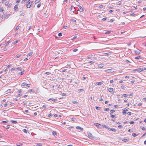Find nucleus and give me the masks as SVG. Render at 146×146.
Returning <instances> with one entry per match:
<instances>
[{"mask_svg": "<svg viewBox=\"0 0 146 146\" xmlns=\"http://www.w3.org/2000/svg\"><path fill=\"white\" fill-rule=\"evenodd\" d=\"M135 70L138 71V72H141L143 71V69L140 68L136 69Z\"/></svg>", "mask_w": 146, "mask_h": 146, "instance_id": "nucleus-7", "label": "nucleus"}, {"mask_svg": "<svg viewBox=\"0 0 146 146\" xmlns=\"http://www.w3.org/2000/svg\"><path fill=\"white\" fill-rule=\"evenodd\" d=\"M18 42V40H17L16 41H15L13 42L12 43V45H15L16 43Z\"/></svg>", "mask_w": 146, "mask_h": 146, "instance_id": "nucleus-17", "label": "nucleus"}, {"mask_svg": "<svg viewBox=\"0 0 146 146\" xmlns=\"http://www.w3.org/2000/svg\"><path fill=\"white\" fill-rule=\"evenodd\" d=\"M16 2L17 3H19L20 2V0H16Z\"/></svg>", "mask_w": 146, "mask_h": 146, "instance_id": "nucleus-59", "label": "nucleus"}, {"mask_svg": "<svg viewBox=\"0 0 146 146\" xmlns=\"http://www.w3.org/2000/svg\"><path fill=\"white\" fill-rule=\"evenodd\" d=\"M108 90L109 92H111L113 90V89L112 88H110L108 89Z\"/></svg>", "mask_w": 146, "mask_h": 146, "instance_id": "nucleus-10", "label": "nucleus"}, {"mask_svg": "<svg viewBox=\"0 0 146 146\" xmlns=\"http://www.w3.org/2000/svg\"><path fill=\"white\" fill-rule=\"evenodd\" d=\"M84 90L83 89H78V91L79 92H83Z\"/></svg>", "mask_w": 146, "mask_h": 146, "instance_id": "nucleus-40", "label": "nucleus"}, {"mask_svg": "<svg viewBox=\"0 0 146 146\" xmlns=\"http://www.w3.org/2000/svg\"><path fill=\"white\" fill-rule=\"evenodd\" d=\"M103 7V6L102 5H100L99 6V8H100V9H102V8Z\"/></svg>", "mask_w": 146, "mask_h": 146, "instance_id": "nucleus-31", "label": "nucleus"}, {"mask_svg": "<svg viewBox=\"0 0 146 146\" xmlns=\"http://www.w3.org/2000/svg\"><path fill=\"white\" fill-rule=\"evenodd\" d=\"M94 62H94V61H89L88 62V64L91 63V64H93Z\"/></svg>", "mask_w": 146, "mask_h": 146, "instance_id": "nucleus-25", "label": "nucleus"}, {"mask_svg": "<svg viewBox=\"0 0 146 146\" xmlns=\"http://www.w3.org/2000/svg\"><path fill=\"white\" fill-rule=\"evenodd\" d=\"M9 42H7L6 43H5V44H4V45L5 46H7L8 44H9Z\"/></svg>", "mask_w": 146, "mask_h": 146, "instance_id": "nucleus-32", "label": "nucleus"}, {"mask_svg": "<svg viewBox=\"0 0 146 146\" xmlns=\"http://www.w3.org/2000/svg\"><path fill=\"white\" fill-rule=\"evenodd\" d=\"M113 10H111L109 11V12L111 13L113 12Z\"/></svg>", "mask_w": 146, "mask_h": 146, "instance_id": "nucleus-60", "label": "nucleus"}, {"mask_svg": "<svg viewBox=\"0 0 146 146\" xmlns=\"http://www.w3.org/2000/svg\"><path fill=\"white\" fill-rule=\"evenodd\" d=\"M66 69H64L62 70V71H61L60 72H65L66 70Z\"/></svg>", "mask_w": 146, "mask_h": 146, "instance_id": "nucleus-55", "label": "nucleus"}, {"mask_svg": "<svg viewBox=\"0 0 146 146\" xmlns=\"http://www.w3.org/2000/svg\"><path fill=\"white\" fill-rule=\"evenodd\" d=\"M107 7L109 9H112L113 8V7H111V6H109L108 5L107 6Z\"/></svg>", "mask_w": 146, "mask_h": 146, "instance_id": "nucleus-46", "label": "nucleus"}, {"mask_svg": "<svg viewBox=\"0 0 146 146\" xmlns=\"http://www.w3.org/2000/svg\"><path fill=\"white\" fill-rule=\"evenodd\" d=\"M111 31H107L106 32L105 34H109L110 33V32H111Z\"/></svg>", "mask_w": 146, "mask_h": 146, "instance_id": "nucleus-27", "label": "nucleus"}, {"mask_svg": "<svg viewBox=\"0 0 146 146\" xmlns=\"http://www.w3.org/2000/svg\"><path fill=\"white\" fill-rule=\"evenodd\" d=\"M42 144L41 143H38L37 144V145L36 146H42Z\"/></svg>", "mask_w": 146, "mask_h": 146, "instance_id": "nucleus-30", "label": "nucleus"}, {"mask_svg": "<svg viewBox=\"0 0 146 146\" xmlns=\"http://www.w3.org/2000/svg\"><path fill=\"white\" fill-rule=\"evenodd\" d=\"M72 102L73 104H77L78 103V102H77L74 101H73Z\"/></svg>", "mask_w": 146, "mask_h": 146, "instance_id": "nucleus-29", "label": "nucleus"}, {"mask_svg": "<svg viewBox=\"0 0 146 146\" xmlns=\"http://www.w3.org/2000/svg\"><path fill=\"white\" fill-rule=\"evenodd\" d=\"M8 122V120H7L6 121H2L1 122L2 123H7V122Z\"/></svg>", "mask_w": 146, "mask_h": 146, "instance_id": "nucleus-41", "label": "nucleus"}, {"mask_svg": "<svg viewBox=\"0 0 146 146\" xmlns=\"http://www.w3.org/2000/svg\"><path fill=\"white\" fill-rule=\"evenodd\" d=\"M110 114L111 115L110 116H111V117L112 118H114V117H115V115H111V113H110Z\"/></svg>", "mask_w": 146, "mask_h": 146, "instance_id": "nucleus-35", "label": "nucleus"}, {"mask_svg": "<svg viewBox=\"0 0 146 146\" xmlns=\"http://www.w3.org/2000/svg\"><path fill=\"white\" fill-rule=\"evenodd\" d=\"M121 88L122 89H123V88H125V86H121Z\"/></svg>", "mask_w": 146, "mask_h": 146, "instance_id": "nucleus-56", "label": "nucleus"}, {"mask_svg": "<svg viewBox=\"0 0 146 146\" xmlns=\"http://www.w3.org/2000/svg\"><path fill=\"white\" fill-rule=\"evenodd\" d=\"M46 107V106L45 105H43L42 106V108H45Z\"/></svg>", "mask_w": 146, "mask_h": 146, "instance_id": "nucleus-53", "label": "nucleus"}, {"mask_svg": "<svg viewBox=\"0 0 146 146\" xmlns=\"http://www.w3.org/2000/svg\"><path fill=\"white\" fill-rule=\"evenodd\" d=\"M57 116V114H54V117H56Z\"/></svg>", "mask_w": 146, "mask_h": 146, "instance_id": "nucleus-62", "label": "nucleus"}, {"mask_svg": "<svg viewBox=\"0 0 146 146\" xmlns=\"http://www.w3.org/2000/svg\"><path fill=\"white\" fill-rule=\"evenodd\" d=\"M16 145L17 146H21L22 145V144H16Z\"/></svg>", "mask_w": 146, "mask_h": 146, "instance_id": "nucleus-54", "label": "nucleus"}, {"mask_svg": "<svg viewBox=\"0 0 146 146\" xmlns=\"http://www.w3.org/2000/svg\"><path fill=\"white\" fill-rule=\"evenodd\" d=\"M26 1V0H22L21 1V3H23Z\"/></svg>", "mask_w": 146, "mask_h": 146, "instance_id": "nucleus-47", "label": "nucleus"}, {"mask_svg": "<svg viewBox=\"0 0 146 146\" xmlns=\"http://www.w3.org/2000/svg\"><path fill=\"white\" fill-rule=\"evenodd\" d=\"M24 74V72L23 71H21L19 72V74L22 75Z\"/></svg>", "mask_w": 146, "mask_h": 146, "instance_id": "nucleus-38", "label": "nucleus"}, {"mask_svg": "<svg viewBox=\"0 0 146 146\" xmlns=\"http://www.w3.org/2000/svg\"><path fill=\"white\" fill-rule=\"evenodd\" d=\"M132 135H133V137H136L138 135L136 133H133L132 134Z\"/></svg>", "mask_w": 146, "mask_h": 146, "instance_id": "nucleus-23", "label": "nucleus"}, {"mask_svg": "<svg viewBox=\"0 0 146 146\" xmlns=\"http://www.w3.org/2000/svg\"><path fill=\"white\" fill-rule=\"evenodd\" d=\"M77 50H78V49L77 48H76V49H74V50H73V51L75 52L77 51Z\"/></svg>", "mask_w": 146, "mask_h": 146, "instance_id": "nucleus-52", "label": "nucleus"}, {"mask_svg": "<svg viewBox=\"0 0 146 146\" xmlns=\"http://www.w3.org/2000/svg\"><path fill=\"white\" fill-rule=\"evenodd\" d=\"M17 69L18 70H21L22 68L21 67H18L17 68Z\"/></svg>", "mask_w": 146, "mask_h": 146, "instance_id": "nucleus-24", "label": "nucleus"}, {"mask_svg": "<svg viewBox=\"0 0 146 146\" xmlns=\"http://www.w3.org/2000/svg\"><path fill=\"white\" fill-rule=\"evenodd\" d=\"M62 33H60L58 34V36H62Z\"/></svg>", "mask_w": 146, "mask_h": 146, "instance_id": "nucleus-42", "label": "nucleus"}, {"mask_svg": "<svg viewBox=\"0 0 146 146\" xmlns=\"http://www.w3.org/2000/svg\"><path fill=\"white\" fill-rule=\"evenodd\" d=\"M110 111V112H111V113H113V112H114L115 111L114 110H111Z\"/></svg>", "mask_w": 146, "mask_h": 146, "instance_id": "nucleus-48", "label": "nucleus"}, {"mask_svg": "<svg viewBox=\"0 0 146 146\" xmlns=\"http://www.w3.org/2000/svg\"><path fill=\"white\" fill-rule=\"evenodd\" d=\"M140 58V56H138L135 57V58L137 59H139V58Z\"/></svg>", "mask_w": 146, "mask_h": 146, "instance_id": "nucleus-34", "label": "nucleus"}, {"mask_svg": "<svg viewBox=\"0 0 146 146\" xmlns=\"http://www.w3.org/2000/svg\"><path fill=\"white\" fill-rule=\"evenodd\" d=\"M51 74V73L50 72H46L45 73V74H47V75H48V74Z\"/></svg>", "mask_w": 146, "mask_h": 146, "instance_id": "nucleus-44", "label": "nucleus"}, {"mask_svg": "<svg viewBox=\"0 0 146 146\" xmlns=\"http://www.w3.org/2000/svg\"><path fill=\"white\" fill-rule=\"evenodd\" d=\"M22 131L24 133H27V130L26 129H23V130Z\"/></svg>", "mask_w": 146, "mask_h": 146, "instance_id": "nucleus-19", "label": "nucleus"}, {"mask_svg": "<svg viewBox=\"0 0 146 146\" xmlns=\"http://www.w3.org/2000/svg\"><path fill=\"white\" fill-rule=\"evenodd\" d=\"M122 110L123 111L122 113L123 115H125L126 113V111H125L123 109H122Z\"/></svg>", "mask_w": 146, "mask_h": 146, "instance_id": "nucleus-20", "label": "nucleus"}, {"mask_svg": "<svg viewBox=\"0 0 146 146\" xmlns=\"http://www.w3.org/2000/svg\"><path fill=\"white\" fill-rule=\"evenodd\" d=\"M21 24H19L16 28L15 30L16 31L17 30L19 29V27H21Z\"/></svg>", "mask_w": 146, "mask_h": 146, "instance_id": "nucleus-18", "label": "nucleus"}, {"mask_svg": "<svg viewBox=\"0 0 146 146\" xmlns=\"http://www.w3.org/2000/svg\"><path fill=\"white\" fill-rule=\"evenodd\" d=\"M52 134L54 136H56L57 135L56 132L55 131H53L52 132Z\"/></svg>", "mask_w": 146, "mask_h": 146, "instance_id": "nucleus-16", "label": "nucleus"}, {"mask_svg": "<svg viewBox=\"0 0 146 146\" xmlns=\"http://www.w3.org/2000/svg\"><path fill=\"white\" fill-rule=\"evenodd\" d=\"M71 120L73 121H75L76 120V119L75 118H71Z\"/></svg>", "mask_w": 146, "mask_h": 146, "instance_id": "nucleus-37", "label": "nucleus"}, {"mask_svg": "<svg viewBox=\"0 0 146 146\" xmlns=\"http://www.w3.org/2000/svg\"><path fill=\"white\" fill-rule=\"evenodd\" d=\"M52 100V101L54 102H55L57 101V100L56 99H53V98H50L48 100Z\"/></svg>", "mask_w": 146, "mask_h": 146, "instance_id": "nucleus-13", "label": "nucleus"}, {"mask_svg": "<svg viewBox=\"0 0 146 146\" xmlns=\"http://www.w3.org/2000/svg\"><path fill=\"white\" fill-rule=\"evenodd\" d=\"M9 2H7H7H6L5 3V5H6V6H8V4H9Z\"/></svg>", "mask_w": 146, "mask_h": 146, "instance_id": "nucleus-33", "label": "nucleus"}, {"mask_svg": "<svg viewBox=\"0 0 146 146\" xmlns=\"http://www.w3.org/2000/svg\"><path fill=\"white\" fill-rule=\"evenodd\" d=\"M127 114L129 115H131V113L130 112H128L127 113Z\"/></svg>", "mask_w": 146, "mask_h": 146, "instance_id": "nucleus-58", "label": "nucleus"}, {"mask_svg": "<svg viewBox=\"0 0 146 146\" xmlns=\"http://www.w3.org/2000/svg\"><path fill=\"white\" fill-rule=\"evenodd\" d=\"M15 68H11V70H15Z\"/></svg>", "mask_w": 146, "mask_h": 146, "instance_id": "nucleus-63", "label": "nucleus"}, {"mask_svg": "<svg viewBox=\"0 0 146 146\" xmlns=\"http://www.w3.org/2000/svg\"><path fill=\"white\" fill-rule=\"evenodd\" d=\"M135 53L137 54H139L140 53V51L139 50H136L135 51Z\"/></svg>", "mask_w": 146, "mask_h": 146, "instance_id": "nucleus-6", "label": "nucleus"}, {"mask_svg": "<svg viewBox=\"0 0 146 146\" xmlns=\"http://www.w3.org/2000/svg\"><path fill=\"white\" fill-rule=\"evenodd\" d=\"M32 4V2H30L27 5L26 7L27 8H29L31 7V5Z\"/></svg>", "mask_w": 146, "mask_h": 146, "instance_id": "nucleus-3", "label": "nucleus"}, {"mask_svg": "<svg viewBox=\"0 0 146 146\" xmlns=\"http://www.w3.org/2000/svg\"><path fill=\"white\" fill-rule=\"evenodd\" d=\"M18 5H15L14 7V9L15 10H16L17 11H18Z\"/></svg>", "mask_w": 146, "mask_h": 146, "instance_id": "nucleus-12", "label": "nucleus"}, {"mask_svg": "<svg viewBox=\"0 0 146 146\" xmlns=\"http://www.w3.org/2000/svg\"><path fill=\"white\" fill-rule=\"evenodd\" d=\"M88 136L89 137L90 139H96V137H95L93 136L92 135L91 133L90 132H88Z\"/></svg>", "mask_w": 146, "mask_h": 146, "instance_id": "nucleus-1", "label": "nucleus"}, {"mask_svg": "<svg viewBox=\"0 0 146 146\" xmlns=\"http://www.w3.org/2000/svg\"><path fill=\"white\" fill-rule=\"evenodd\" d=\"M121 4V1H119L117 3V5H120Z\"/></svg>", "mask_w": 146, "mask_h": 146, "instance_id": "nucleus-22", "label": "nucleus"}, {"mask_svg": "<svg viewBox=\"0 0 146 146\" xmlns=\"http://www.w3.org/2000/svg\"><path fill=\"white\" fill-rule=\"evenodd\" d=\"M22 91V90H21V89H20L18 91V92L19 93H21Z\"/></svg>", "mask_w": 146, "mask_h": 146, "instance_id": "nucleus-50", "label": "nucleus"}, {"mask_svg": "<svg viewBox=\"0 0 146 146\" xmlns=\"http://www.w3.org/2000/svg\"><path fill=\"white\" fill-rule=\"evenodd\" d=\"M108 129L110 131H111L114 132L116 131L115 129L114 128H108Z\"/></svg>", "mask_w": 146, "mask_h": 146, "instance_id": "nucleus-11", "label": "nucleus"}, {"mask_svg": "<svg viewBox=\"0 0 146 146\" xmlns=\"http://www.w3.org/2000/svg\"><path fill=\"white\" fill-rule=\"evenodd\" d=\"M122 95L124 97H126L127 96V95L126 94H122Z\"/></svg>", "mask_w": 146, "mask_h": 146, "instance_id": "nucleus-26", "label": "nucleus"}, {"mask_svg": "<svg viewBox=\"0 0 146 146\" xmlns=\"http://www.w3.org/2000/svg\"><path fill=\"white\" fill-rule=\"evenodd\" d=\"M104 71L106 72L109 73H112L114 72L113 71V69H108Z\"/></svg>", "mask_w": 146, "mask_h": 146, "instance_id": "nucleus-2", "label": "nucleus"}, {"mask_svg": "<svg viewBox=\"0 0 146 146\" xmlns=\"http://www.w3.org/2000/svg\"><path fill=\"white\" fill-rule=\"evenodd\" d=\"M31 85L30 84H27L25 82H23L21 84V86H27L28 87H29Z\"/></svg>", "mask_w": 146, "mask_h": 146, "instance_id": "nucleus-4", "label": "nucleus"}, {"mask_svg": "<svg viewBox=\"0 0 146 146\" xmlns=\"http://www.w3.org/2000/svg\"><path fill=\"white\" fill-rule=\"evenodd\" d=\"M21 56V55H17L16 56V57L17 58H19L20 56Z\"/></svg>", "mask_w": 146, "mask_h": 146, "instance_id": "nucleus-61", "label": "nucleus"}, {"mask_svg": "<svg viewBox=\"0 0 146 146\" xmlns=\"http://www.w3.org/2000/svg\"><path fill=\"white\" fill-rule=\"evenodd\" d=\"M9 127H10V125H8L6 126V128L7 129H8L9 128Z\"/></svg>", "mask_w": 146, "mask_h": 146, "instance_id": "nucleus-49", "label": "nucleus"}, {"mask_svg": "<svg viewBox=\"0 0 146 146\" xmlns=\"http://www.w3.org/2000/svg\"><path fill=\"white\" fill-rule=\"evenodd\" d=\"M109 110V108H105V109H104V111H108Z\"/></svg>", "mask_w": 146, "mask_h": 146, "instance_id": "nucleus-45", "label": "nucleus"}, {"mask_svg": "<svg viewBox=\"0 0 146 146\" xmlns=\"http://www.w3.org/2000/svg\"><path fill=\"white\" fill-rule=\"evenodd\" d=\"M106 18H104L102 19V20L104 21H106Z\"/></svg>", "mask_w": 146, "mask_h": 146, "instance_id": "nucleus-51", "label": "nucleus"}, {"mask_svg": "<svg viewBox=\"0 0 146 146\" xmlns=\"http://www.w3.org/2000/svg\"><path fill=\"white\" fill-rule=\"evenodd\" d=\"M11 121L12 122V123H17V121H14V120H12Z\"/></svg>", "mask_w": 146, "mask_h": 146, "instance_id": "nucleus-21", "label": "nucleus"}, {"mask_svg": "<svg viewBox=\"0 0 146 146\" xmlns=\"http://www.w3.org/2000/svg\"><path fill=\"white\" fill-rule=\"evenodd\" d=\"M100 108L99 107H96V108L97 110H100Z\"/></svg>", "mask_w": 146, "mask_h": 146, "instance_id": "nucleus-43", "label": "nucleus"}, {"mask_svg": "<svg viewBox=\"0 0 146 146\" xmlns=\"http://www.w3.org/2000/svg\"><path fill=\"white\" fill-rule=\"evenodd\" d=\"M32 53H29L27 54V55L29 56H32Z\"/></svg>", "mask_w": 146, "mask_h": 146, "instance_id": "nucleus-36", "label": "nucleus"}, {"mask_svg": "<svg viewBox=\"0 0 146 146\" xmlns=\"http://www.w3.org/2000/svg\"><path fill=\"white\" fill-rule=\"evenodd\" d=\"M104 65L103 64H100L98 65V67L99 68H102L104 67Z\"/></svg>", "mask_w": 146, "mask_h": 146, "instance_id": "nucleus-9", "label": "nucleus"}, {"mask_svg": "<svg viewBox=\"0 0 146 146\" xmlns=\"http://www.w3.org/2000/svg\"><path fill=\"white\" fill-rule=\"evenodd\" d=\"M113 82V81L112 80H110V82L111 83H112Z\"/></svg>", "mask_w": 146, "mask_h": 146, "instance_id": "nucleus-64", "label": "nucleus"}, {"mask_svg": "<svg viewBox=\"0 0 146 146\" xmlns=\"http://www.w3.org/2000/svg\"><path fill=\"white\" fill-rule=\"evenodd\" d=\"M94 125L98 127H99V126H101L100 124L98 123H94Z\"/></svg>", "mask_w": 146, "mask_h": 146, "instance_id": "nucleus-15", "label": "nucleus"}, {"mask_svg": "<svg viewBox=\"0 0 146 146\" xmlns=\"http://www.w3.org/2000/svg\"><path fill=\"white\" fill-rule=\"evenodd\" d=\"M41 3H39V4H38L37 5V7L38 8H39L40 7V6H41Z\"/></svg>", "mask_w": 146, "mask_h": 146, "instance_id": "nucleus-39", "label": "nucleus"}, {"mask_svg": "<svg viewBox=\"0 0 146 146\" xmlns=\"http://www.w3.org/2000/svg\"><path fill=\"white\" fill-rule=\"evenodd\" d=\"M76 129H77L78 130L80 131H82L83 130V129L82 128L80 127L79 126H77L76 127Z\"/></svg>", "mask_w": 146, "mask_h": 146, "instance_id": "nucleus-5", "label": "nucleus"}, {"mask_svg": "<svg viewBox=\"0 0 146 146\" xmlns=\"http://www.w3.org/2000/svg\"><path fill=\"white\" fill-rule=\"evenodd\" d=\"M78 7L79 8V10L80 11H84L83 9L80 5H78Z\"/></svg>", "mask_w": 146, "mask_h": 146, "instance_id": "nucleus-8", "label": "nucleus"}, {"mask_svg": "<svg viewBox=\"0 0 146 146\" xmlns=\"http://www.w3.org/2000/svg\"><path fill=\"white\" fill-rule=\"evenodd\" d=\"M102 83L101 82H96L95 83V84H96L98 85H101L102 84Z\"/></svg>", "mask_w": 146, "mask_h": 146, "instance_id": "nucleus-14", "label": "nucleus"}, {"mask_svg": "<svg viewBox=\"0 0 146 146\" xmlns=\"http://www.w3.org/2000/svg\"><path fill=\"white\" fill-rule=\"evenodd\" d=\"M77 36L76 35H75L73 37V39H74L77 38Z\"/></svg>", "mask_w": 146, "mask_h": 146, "instance_id": "nucleus-57", "label": "nucleus"}, {"mask_svg": "<svg viewBox=\"0 0 146 146\" xmlns=\"http://www.w3.org/2000/svg\"><path fill=\"white\" fill-rule=\"evenodd\" d=\"M128 140V139H123V140H122V141H124V142H126L127 141V140Z\"/></svg>", "mask_w": 146, "mask_h": 146, "instance_id": "nucleus-28", "label": "nucleus"}]
</instances>
